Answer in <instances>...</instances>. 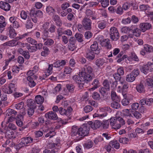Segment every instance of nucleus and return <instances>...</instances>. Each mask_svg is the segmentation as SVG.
<instances>
[{
  "label": "nucleus",
  "instance_id": "nucleus-51",
  "mask_svg": "<svg viewBox=\"0 0 153 153\" xmlns=\"http://www.w3.org/2000/svg\"><path fill=\"white\" fill-rule=\"evenodd\" d=\"M110 124L111 126H114V124L117 123L116 115V117H112L110 119Z\"/></svg>",
  "mask_w": 153,
  "mask_h": 153
},
{
  "label": "nucleus",
  "instance_id": "nucleus-3",
  "mask_svg": "<svg viewBox=\"0 0 153 153\" xmlns=\"http://www.w3.org/2000/svg\"><path fill=\"white\" fill-rule=\"evenodd\" d=\"M93 69L88 65H85L82 68L81 73L82 75V77L85 78L89 80H91L94 77V76L92 73Z\"/></svg>",
  "mask_w": 153,
  "mask_h": 153
},
{
  "label": "nucleus",
  "instance_id": "nucleus-56",
  "mask_svg": "<svg viewBox=\"0 0 153 153\" xmlns=\"http://www.w3.org/2000/svg\"><path fill=\"white\" fill-rule=\"evenodd\" d=\"M56 27L53 24L51 25L50 28L48 29V31L51 33H54L56 31Z\"/></svg>",
  "mask_w": 153,
  "mask_h": 153
},
{
  "label": "nucleus",
  "instance_id": "nucleus-42",
  "mask_svg": "<svg viewBox=\"0 0 153 153\" xmlns=\"http://www.w3.org/2000/svg\"><path fill=\"white\" fill-rule=\"evenodd\" d=\"M132 59L135 61H138L139 59L137 55L134 53H131L130 56L128 57V59Z\"/></svg>",
  "mask_w": 153,
  "mask_h": 153
},
{
  "label": "nucleus",
  "instance_id": "nucleus-18",
  "mask_svg": "<svg viewBox=\"0 0 153 153\" xmlns=\"http://www.w3.org/2000/svg\"><path fill=\"white\" fill-rule=\"evenodd\" d=\"M140 30L144 32L146 30L150 29L151 27V25L148 23H142L140 24Z\"/></svg>",
  "mask_w": 153,
  "mask_h": 153
},
{
  "label": "nucleus",
  "instance_id": "nucleus-32",
  "mask_svg": "<svg viewBox=\"0 0 153 153\" xmlns=\"http://www.w3.org/2000/svg\"><path fill=\"white\" fill-rule=\"evenodd\" d=\"M111 98L113 101H120V100L119 97L117 95L115 92L113 90L111 92Z\"/></svg>",
  "mask_w": 153,
  "mask_h": 153
},
{
  "label": "nucleus",
  "instance_id": "nucleus-48",
  "mask_svg": "<svg viewBox=\"0 0 153 153\" xmlns=\"http://www.w3.org/2000/svg\"><path fill=\"white\" fill-rule=\"evenodd\" d=\"M98 26L100 29H104L106 27V23L104 21L99 22L98 23Z\"/></svg>",
  "mask_w": 153,
  "mask_h": 153
},
{
  "label": "nucleus",
  "instance_id": "nucleus-29",
  "mask_svg": "<svg viewBox=\"0 0 153 153\" xmlns=\"http://www.w3.org/2000/svg\"><path fill=\"white\" fill-rule=\"evenodd\" d=\"M136 88L137 91L140 93H143L145 91V87L142 83L137 85Z\"/></svg>",
  "mask_w": 153,
  "mask_h": 153
},
{
  "label": "nucleus",
  "instance_id": "nucleus-55",
  "mask_svg": "<svg viewBox=\"0 0 153 153\" xmlns=\"http://www.w3.org/2000/svg\"><path fill=\"white\" fill-rule=\"evenodd\" d=\"M139 107V105L138 103H134L131 105V109H131V110L136 111L138 109Z\"/></svg>",
  "mask_w": 153,
  "mask_h": 153
},
{
  "label": "nucleus",
  "instance_id": "nucleus-28",
  "mask_svg": "<svg viewBox=\"0 0 153 153\" xmlns=\"http://www.w3.org/2000/svg\"><path fill=\"white\" fill-rule=\"evenodd\" d=\"M110 144L112 146V148L117 149L119 148L120 145L117 140H114L110 142Z\"/></svg>",
  "mask_w": 153,
  "mask_h": 153
},
{
  "label": "nucleus",
  "instance_id": "nucleus-11",
  "mask_svg": "<svg viewBox=\"0 0 153 153\" xmlns=\"http://www.w3.org/2000/svg\"><path fill=\"white\" fill-rule=\"evenodd\" d=\"M88 124L92 128L95 129L99 128L101 126L102 123L99 120H96L94 122L91 121L88 122Z\"/></svg>",
  "mask_w": 153,
  "mask_h": 153
},
{
  "label": "nucleus",
  "instance_id": "nucleus-41",
  "mask_svg": "<svg viewBox=\"0 0 153 153\" xmlns=\"http://www.w3.org/2000/svg\"><path fill=\"white\" fill-rule=\"evenodd\" d=\"M104 63V60L102 59H97L95 61L96 65L98 67H100L102 66Z\"/></svg>",
  "mask_w": 153,
  "mask_h": 153
},
{
  "label": "nucleus",
  "instance_id": "nucleus-44",
  "mask_svg": "<svg viewBox=\"0 0 153 153\" xmlns=\"http://www.w3.org/2000/svg\"><path fill=\"white\" fill-rule=\"evenodd\" d=\"M46 11L47 13L49 15L53 14L55 10L53 7L51 6H48L46 8Z\"/></svg>",
  "mask_w": 153,
  "mask_h": 153
},
{
  "label": "nucleus",
  "instance_id": "nucleus-37",
  "mask_svg": "<svg viewBox=\"0 0 153 153\" xmlns=\"http://www.w3.org/2000/svg\"><path fill=\"white\" fill-rule=\"evenodd\" d=\"M100 82L97 79H95L92 82V84L93 85V87L91 88V89L94 90L97 88L99 85Z\"/></svg>",
  "mask_w": 153,
  "mask_h": 153
},
{
  "label": "nucleus",
  "instance_id": "nucleus-7",
  "mask_svg": "<svg viewBox=\"0 0 153 153\" xmlns=\"http://www.w3.org/2000/svg\"><path fill=\"white\" fill-rule=\"evenodd\" d=\"M33 139L30 137H24L21 139V142L19 145L22 147L26 146L28 144H31L33 143Z\"/></svg>",
  "mask_w": 153,
  "mask_h": 153
},
{
  "label": "nucleus",
  "instance_id": "nucleus-6",
  "mask_svg": "<svg viewBox=\"0 0 153 153\" xmlns=\"http://www.w3.org/2000/svg\"><path fill=\"white\" fill-rule=\"evenodd\" d=\"M110 37L113 41H116L119 38V34L117 29L115 27L111 28L109 31Z\"/></svg>",
  "mask_w": 153,
  "mask_h": 153
},
{
  "label": "nucleus",
  "instance_id": "nucleus-8",
  "mask_svg": "<svg viewBox=\"0 0 153 153\" xmlns=\"http://www.w3.org/2000/svg\"><path fill=\"white\" fill-rule=\"evenodd\" d=\"M82 24L83 25L84 29L86 30H89L91 28V21L89 18H84L82 21Z\"/></svg>",
  "mask_w": 153,
  "mask_h": 153
},
{
  "label": "nucleus",
  "instance_id": "nucleus-5",
  "mask_svg": "<svg viewBox=\"0 0 153 153\" xmlns=\"http://www.w3.org/2000/svg\"><path fill=\"white\" fill-rule=\"evenodd\" d=\"M140 73L138 69H134L130 73L126 76V81L128 82H133L135 80L136 77L139 75Z\"/></svg>",
  "mask_w": 153,
  "mask_h": 153
},
{
  "label": "nucleus",
  "instance_id": "nucleus-12",
  "mask_svg": "<svg viewBox=\"0 0 153 153\" xmlns=\"http://www.w3.org/2000/svg\"><path fill=\"white\" fill-rule=\"evenodd\" d=\"M151 53L153 51V47L152 46L148 44L145 45L144 46V49H143L140 52V54L144 56L146 54V52Z\"/></svg>",
  "mask_w": 153,
  "mask_h": 153
},
{
  "label": "nucleus",
  "instance_id": "nucleus-4",
  "mask_svg": "<svg viewBox=\"0 0 153 153\" xmlns=\"http://www.w3.org/2000/svg\"><path fill=\"white\" fill-rule=\"evenodd\" d=\"M112 82L107 79L104 80L103 82V87H101L99 89V91L101 94L102 96L104 97L105 95L107 94V92L109 91L110 90V83Z\"/></svg>",
  "mask_w": 153,
  "mask_h": 153
},
{
  "label": "nucleus",
  "instance_id": "nucleus-61",
  "mask_svg": "<svg viewBox=\"0 0 153 153\" xmlns=\"http://www.w3.org/2000/svg\"><path fill=\"white\" fill-rule=\"evenodd\" d=\"M119 141L120 143H123V144H126L128 141L129 140L128 138L126 137H123L119 138Z\"/></svg>",
  "mask_w": 153,
  "mask_h": 153
},
{
  "label": "nucleus",
  "instance_id": "nucleus-49",
  "mask_svg": "<svg viewBox=\"0 0 153 153\" xmlns=\"http://www.w3.org/2000/svg\"><path fill=\"white\" fill-rule=\"evenodd\" d=\"M66 87L68 91L72 93L73 92L75 88V86L72 84H67L66 85Z\"/></svg>",
  "mask_w": 153,
  "mask_h": 153
},
{
  "label": "nucleus",
  "instance_id": "nucleus-23",
  "mask_svg": "<svg viewBox=\"0 0 153 153\" xmlns=\"http://www.w3.org/2000/svg\"><path fill=\"white\" fill-rule=\"evenodd\" d=\"M44 40V45L49 46H52L54 43V41L51 38H43Z\"/></svg>",
  "mask_w": 153,
  "mask_h": 153
},
{
  "label": "nucleus",
  "instance_id": "nucleus-57",
  "mask_svg": "<svg viewBox=\"0 0 153 153\" xmlns=\"http://www.w3.org/2000/svg\"><path fill=\"white\" fill-rule=\"evenodd\" d=\"M53 67H54L53 63L52 64L49 65V67L48 70H47V72L46 73L45 75L46 76H48L50 75V74L51 73V71L52 70Z\"/></svg>",
  "mask_w": 153,
  "mask_h": 153
},
{
  "label": "nucleus",
  "instance_id": "nucleus-38",
  "mask_svg": "<svg viewBox=\"0 0 153 153\" xmlns=\"http://www.w3.org/2000/svg\"><path fill=\"white\" fill-rule=\"evenodd\" d=\"M116 101H113L111 104V106L112 107L116 109L119 108L120 107V104L119 102Z\"/></svg>",
  "mask_w": 153,
  "mask_h": 153
},
{
  "label": "nucleus",
  "instance_id": "nucleus-19",
  "mask_svg": "<svg viewBox=\"0 0 153 153\" xmlns=\"http://www.w3.org/2000/svg\"><path fill=\"white\" fill-rule=\"evenodd\" d=\"M53 20L55 22L56 25L59 27H61L62 24V21L59 16L57 14L53 15L52 16Z\"/></svg>",
  "mask_w": 153,
  "mask_h": 153
},
{
  "label": "nucleus",
  "instance_id": "nucleus-40",
  "mask_svg": "<svg viewBox=\"0 0 153 153\" xmlns=\"http://www.w3.org/2000/svg\"><path fill=\"white\" fill-rule=\"evenodd\" d=\"M27 79L29 81L28 85L30 87H33L36 85V83L31 77H27Z\"/></svg>",
  "mask_w": 153,
  "mask_h": 153
},
{
  "label": "nucleus",
  "instance_id": "nucleus-64",
  "mask_svg": "<svg viewBox=\"0 0 153 153\" xmlns=\"http://www.w3.org/2000/svg\"><path fill=\"white\" fill-rule=\"evenodd\" d=\"M149 80L147 81V84L148 86L153 87V76L152 78L149 79Z\"/></svg>",
  "mask_w": 153,
  "mask_h": 153
},
{
  "label": "nucleus",
  "instance_id": "nucleus-10",
  "mask_svg": "<svg viewBox=\"0 0 153 153\" xmlns=\"http://www.w3.org/2000/svg\"><path fill=\"white\" fill-rule=\"evenodd\" d=\"M15 84L13 83H10L8 86L5 85L3 86L2 91L7 94H11L13 92V90L14 88Z\"/></svg>",
  "mask_w": 153,
  "mask_h": 153
},
{
  "label": "nucleus",
  "instance_id": "nucleus-45",
  "mask_svg": "<svg viewBox=\"0 0 153 153\" xmlns=\"http://www.w3.org/2000/svg\"><path fill=\"white\" fill-rule=\"evenodd\" d=\"M129 101L130 99L128 98V97L124 98L122 100V104L124 106L128 105L130 103Z\"/></svg>",
  "mask_w": 153,
  "mask_h": 153
},
{
  "label": "nucleus",
  "instance_id": "nucleus-22",
  "mask_svg": "<svg viewBox=\"0 0 153 153\" xmlns=\"http://www.w3.org/2000/svg\"><path fill=\"white\" fill-rule=\"evenodd\" d=\"M79 76H78L75 75L72 77V79L77 84L81 82L83 80L82 79H85V77H82V75L81 73H79Z\"/></svg>",
  "mask_w": 153,
  "mask_h": 153
},
{
  "label": "nucleus",
  "instance_id": "nucleus-33",
  "mask_svg": "<svg viewBox=\"0 0 153 153\" xmlns=\"http://www.w3.org/2000/svg\"><path fill=\"white\" fill-rule=\"evenodd\" d=\"M35 101L38 104H41L44 101V98L41 95H37L35 97Z\"/></svg>",
  "mask_w": 153,
  "mask_h": 153
},
{
  "label": "nucleus",
  "instance_id": "nucleus-53",
  "mask_svg": "<svg viewBox=\"0 0 153 153\" xmlns=\"http://www.w3.org/2000/svg\"><path fill=\"white\" fill-rule=\"evenodd\" d=\"M24 103L22 102L15 105V107L17 109L20 110L24 108Z\"/></svg>",
  "mask_w": 153,
  "mask_h": 153
},
{
  "label": "nucleus",
  "instance_id": "nucleus-27",
  "mask_svg": "<svg viewBox=\"0 0 153 153\" xmlns=\"http://www.w3.org/2000/svg\"><path fill=\"white\" fill-rule=\"evenodd\" d=\"M83 145L84 148L88 149L93 146V143L92 140H89L84 143Z\"/></svg>",
  "mask_w": 153,
  "mask_h": 153
},
{
  "label": "nucleus",
  "instance_id": "nucleus-30",
  "mask_svg": "<svg viewBox=\"0 0 153 153\" xmlns=\"http://www.w3.org/2000/svg\"><path fill=\"white\" fill-rule=\"evenodd\" d=\"M22 38L19 37H16L14 39L10 40V46H16L17 45L20 44L21 43V42H17V41Z\"/></svg>",
  "mask_w": 153,
  "mask_h": 153
},
{
  "label": "nucleus",
  "instance_id": "nucleus-14",
  "mask_svg": "<svg viewBox=\"0 0 153 153\" xmlns=\"http://www.w3.org/2000/svg\"><path fill=\"white\" fill-rule=\"evenodd\" d=\"M116 118L117 123H118V124L115 126L114 128L115 129H117L121 127V125H124L125 124V122L122 117L118 116L117 114H116Z\"/></svg>",
  "mask_w": 153,
  "mask_h": 153
},
{
  "label": "nucleus",
  "instance_id": "nucleus-43",
  "mask_svg": "<svg viewBox=\"0 0 153 153\" xmlns=\"http://www.w3.org/2000/svg\"><path fill=\"white\" fill-rule=\"evenodd\" d=\"M92 98L96 100H99L100 98V94L97 92H94L92 95Z\"/></svg>",
  "mask_w": 153,
  "mask_h": 153
},
{
  "label": "nucleus",
  "instance_id": "nucleus-34",
  "mask_svg": "<svg viewBox=\"0 0 153 153\" xmlns=\"http://www.w3.org/2000/svg\"><path fill=\"white\" fill-rule=\"evenodd\" d=\"M76 40L79 42L81 43L83 41V36L81 34L79 33H76L74 36Z\"/></svg>",
  "mask_w": 153,
  "mask_h": 153
},
{
  "label": "nucleus",
  "instance_id": "nucleus-59",
  "mask_svg": "<svg viewBox=\"0 0 153 153\" xmlns=\"http://www.w3.org/2000/svg\"><path fill=\"white\" fill-rule=\"evenodd\" d=\"M149 8V7L147 5L142 4L140 6V8L141 11H145L148 10Z\"/></svg>",
  "mask_w": 153,
  "mask_h": 153
},
{
  "label": "nucleus",
  "instance_id": "nucleus-24",
  "mask_svg": "<svg viewBox=\"0 0 153 153\" xmlns=\"http://www.w3.org/2000/svg\"><path fill=\"white\" fill-rule=\"evenodd\" d=\"M131 32L133 33V35L137 36H140L141 30L138 28L132 26L131 27Z\"/></svg>",
  "mask_w": 153,
  "mask_h": 153
},
{
  "label": "nucleus",
  "instance_id": "nucleus-62",
  "mask_svg": "<svg viewBox=\"0 0 153 153\" xmlns=\"http://www.w3.org/2000/svg\"><path fill=\"white\" fill-rule=\"evenodd\" d=\"M35 108H28L27 111V113L29 117H31L33 115L34 112V109Z\"/></svg>",
  "mask_w": 153,
  "mask_h": 153
},
{
  "label": "nucleus",
  "instance_id": "nucleus-31",
  "mask_svg": "<svg viewBox=\"0 0 153 153\" xmlns=\"http://www.w3.org/2000/svg\"><path fill=\"white\" fill-rule=\"evenodd\" d=\"M6 116H10V115H12V116H14L16 115L17 114V111L10 108H9L7 109L6 111Z\"/></svg>",
  "mask_w": 153,
  "mask_h": 153
},
{
  "label": "nucleus",
  "instance_id": "nucleus-63",
  "mask_svg": "<svg viewBox=\"0 0 153 153\" xmlns=\"http://www.w3.org/2000/svg\"><path fill=\"white\" fill-rule=\"evenodd\" d=\"M130 31H131V27L129 28L128 27H123L121 29V32L124 33H127Z\"/></svg>",
  "mask_w": 153,
  "mask_h": 153
},
{
  "label": "nucleus",
  "instance_id": "nucleus-15",
  "mask_svg": "<svg viewBox=\"0 0 153 153\" xmlns=\"http://www.w3.org/2000/svg\"><path fill=\"white\" fill-rule=\"evenodd\" d=\"M100 44L102 46L106 47L108 49H111L112 45L110 42V40L108 39H104L102 41H100Z\"/></svg>",
  "mask_w": 153,
  "mask_h": 153
},
{
  "label": "nucleus",
  "instance_id": "nucleus-13",
  "mask_svg": "<svg viewBox=\"0 0 153 153\" xmlns=\"http://www.w3.org/2000/svg\"><path fill=\"white\" fill-rule=\"evenodd\" d=\"M43 13L41 11L39 10H35L34 8L32 9L30 11V17L37 16L41 17Z\"/></svg>",
  "mask_w": 153,
  "mask_h": 153
},
{
  "label": "nucleus",
  "instance_id": "nucleus-52",
  "mask_svg": "<svg viewBox=\"0 0 153 153\" xmlns=\"http://www.w3.org/2000/svg\"><path fill=\"white\" fill-rule=\"evenodd\" d=\"M100 2L102 6L103 7H107L109 4V0H101Z\"/></svg>",
  "mask_w": 153,
  "mask_h": 153
},
{
  "label": "nucleus",
  "instance_id": "nucleus-36",
  "mask_svg": "<svg viewBox=\"0 0 153 153\" xmlns=\"http://www.w3.org/2000/svg\"><path fill=\"white\" fill-rule=\"evenodd\" d=\"M25 26L26 28L28 29L32 28L33 27V23L31 21V19L29 17L25 24Z\"/></svg>",
  "mask_w": 153,
  "mask_h": 153
},
{
  "label": "nucleus",
  "instance_id": "nucleus-16",
  "mask_svg": "<svg viewBox=\"0 0 153 153\" xmlns=\"http://www.w3.org/2000/svg\"><path fill=\"white\" fill-rule=\"evenodd\" d=\"M67 63V60L60 59L57 60L53 63L54 67L60 68V67H63L66 65Z\"/></svg>",
  "mask_w": 153,
  "mask_h": 153
},
{
  "label": "nucleus",
  "instance_id": "nucleus-35",
  "mask_svg": "<svg viewBox=\"0 0 153 153\" xmlns=\"http://www.w3.org/2000/svg\"><path fill=\"white\" fill-rule=\"evenodd\" d=\"M8 30L9 32L10 37V38H14L16 36V34L12 27L10 26L8 28Z\"/></svg>",
  "mask_w": 153,
  "mask_h": 153
},
{
  "label": "nucleus",
  "instance_id": "nucleus-1",
  "mask_svg": "<svg viewBox=\"0 0 153 153\" xmlns=\"http://www.w3.org/2000/svg\"><path fill=\"white\" fill-rule=\"evenodd\" d=\"M89 127L86 125L84 124L79 128L76 126L72 128L71 136L75 137L76 140L78 141L83 137L87 135L89 133Z\"/></svg>",
  "mask_w": 153,
  "mask_h": 153
},
{
  "label": "nucleus",
  "instance_id": "nucleus-25",
  "mask_svg": "<svg viewBox=\"0 0 153 153\" xmlns=\"http://www.w3.org/2000/svg\"><path fill=\"white\" fill-rule=\"evenodd\" d=\"M27 105L28 108H36V105L35 101L33 100L30 99L27 101Z\"/></svg>",
  "mask_w": 153,
  "mask_h": 153
},
{
  "label": "nucleus",
  "instance_id": "nucleus-21",
  "mask_svg": "<svg viewBox=\"0 0 153 153\" xmlns=\"http://www.w3.org/2000/svg\"><path fill=\"white\" fill-rule=\"evenodd\" d=\"M123 52H121L115 57V59L117 60V63H120L127 57V55H123Z\"/></svg>",
  "mask_w": 153,
  "mask_h": 153
},
{
  "label": "nucleus",
  "instance_id": "nucleus-47",
  "mask_svg": "<svg viewBox=\"0 0 153 153\" xmlns=\"http://www.w3.org/2000/svg\"><path fill=\"white\" fill-rule=\"evenodd\" d=\"M21 17L22 19L26 20L27 17V12L24 10H22L20 13Z\"/></svg>",
  "mask_w": 153,
  "mask_h": 153
},
{
  "label": "nucleus",
  "instance_id": "nucleus-17",
  "mask_svg": "<svg viewBox=\"0 0 153 153\" xmlns=\"http://www.w3.org/2000/svg\"><path fill=\"white\" fill-rule=\"evenodd\" d=\"M57 115L56 113L53 111H50L46 113L45 117L50 120H55L57 119Z\"/></svg>",
  "mask_w": 153,
  "mask_h": 153
},
{
  "label": "nucleus",
  "instance_id": "nucleus-60",
  "mask_svg": "<svg viewBox=\"0 0 153 153\" xmlns=\"http://www.w3.org/2000/svg\"><path fill=\"white\" fill-rule=\"evenodd\" d=\"M92 33L90 31H87L85 33V36L86 39H88L92 36Z\"/></svg>",
  "mask_w": 153,
  "mask_h": 153
},
{
  "label": "nucleus",
  "instance_id": "nucleus-39",
  "mask_svg": "<svg viewBox=\"0 0 153 153\" xmlns=\"http://www.w3.org/2000/svg\"><path fill=\"white\" fill-rule=\"evenodd\" d=\"M90 81L89 79H85L81 82L79 83L78 87L80 89H82L83 88V86L84 85L85 83H88V82H89Z\"/></svg>",
  "mask_w": 153,
  "mask_h": 153
},
{
  "label": "nucleus",
  "instance_id": "nucleus-58",
  "mask_svg": "<svg viewBox=\"0 0 153 153\" xmlns=\"http://www.w3.org/2000/svg\"><path fill=\"white\" fill-rule=\"evenodd\" d=\"M109 125V123L108 120H106L104 121L103 123H102L101 126L103 129H106L108 128Z\"/></svg>",
  "mask_w": 153,
  "mask_h": 153
},
{
  "label": "nucleus",
  "instance_id": "nucleus-26",
  "mask_svg": "<svg viewBox=\"0 0 153 153\" xmlns=\"http://www.w3.org/2000/svg\"><path fill=\"white\" fill-rule=\"evenodd\" d=\"M73 70L69 66H65L64 69L63 73L62 74V76L65 77L67 74H70L73 71Z\"/></svg>",
  "mask_w": 153,
  "mask_h": 153
},
{
  "label": "nucleus",
  "instance_id": "nucleus-46",
  "mask_svg": "<svg viewBox=\"0 0 153 153\" xmlns=\"http://www.w3.org/2000/svg\"><path fill=\"white\" fill-rule=\"evenodd\" d=\"M149 70V69L147 64L144 65L141 69V72L145 74H147L148 71Z\"/></svg>",
  "mask_w": 153,
  "mask_h": 153
},
{
  "label": "nucleus",
  "instance_id": "nucleus-9",
  "mask_svg": "<svg viewBox=\"0 0 153 153\" xmlns=\"http://www.w3.org/2000/svg\"><path fill=\"white\" fill-rule=\"evenodd\" d=\"M72 111V109L71 107H68L66 108L62 107L59 108V112L61 115H65L69 116Z\"/></svg>",
  "mask_w": 153,
  "mask_h": 153
},
{
  "label": "nucleus",
  "instance_id": "nucleus-20",
  "mask_svg": "<svg viewBox=\"0 0 153 153\" xmlns=\"http://www.w3.org/2000/svg\"><path fill=\"white\" fill-rule=\"evenodd\" d=\"M0 8L5 11H7L10 10V6L8 3L1 1L0 2Z\"/></svg>",
  "mask_w": 153,
  "mask_h": 153
},
{
  "label": "nucleus",
  "instance_id": "nucleus-2",
  "mask_svg": "<svg viewBox=\"0 0 153 153\" xmlns=\"http://www.w3.org/2000/svg\"><path fill=\"white\" fill-rule=\"evenodd\" d=\"M100 52V49L99 47L98 43L96 41H94L91 46L90 48L87 50L85 57L90 61L92 60L95 59V54L98 55Z\"/></svg>",
  "mask_w": 153,
  "mask_h": 153
},
{
  "label": "nucleus",
  "instance_id": "nucleus-54",
  "mask_svg": "<svg viewBox=\"0 0 153 153\" xmlns=\"http://www.w3.org/2000/svg\"><path fill=\"white\" fill-rule=\"evenodd\" d=\"M27 40L28 43L31 44L32 45H35L36 44H37V42L36 40L30 38L29 37L27 38Z\"/></svg>",
  "mask_w": 153,
  "mask_h": 153
},
{
  "label": "nucleus",
  "instance_id": "nucleus-50",
  "mask_svg": "<svg viewBox=\"0 0 153 153\" xmlns=\"http://www.w3.org/2000/svg\"><path fill=\"white\" fill-rule=\"evenodd\" d=\"M93 109V108L89 105L85 106L84 108V111L86 113H88Z\"/></svg>",
  "mask_w": 153,
  "mask_h": 153
}]
</instances>
